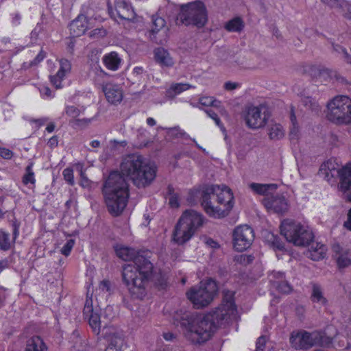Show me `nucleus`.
Returning <instances> with one entry per match:
<instances>
[{
  "instance_id": "obj_48",
  "label": "nucleus",
  "mask_w": 351,
  "mask_h": 351,
  "mask_svg": "<svg viewBox=\"0 0 351 351\" xmlns=\"http://www.w3.org/2000/svg\"><path fill=\"white\" fill-rule=\"evenodd\" d=\"M80 185L83 188L91 189V188L94 187V186H97V183H95V182H92L91 180H90L89 179H88V178L84 176V173L82 172L81 173Z\"/></svg>"
},
{
  "instance_id": "obj_23",
  "label": "nucleus",
  "mask_w": 351,
  "mask_h": 351,
  "mask_svg": "<svg viewBox=\"0 0 351 351\" xmlns=\"http://www.w3.org/2000/svg\"><path fill=\"white\" fill-rule=\"evenodd\" d=\"M165 24L166 21L163 18L156 15L152 16V27L149 32V37L152 40L158 43L156 34L165 26Z\"/></svg>"
},
{
  "instance_id": "obj_30",
  "label": "nucleus",
  "mask_w": 351,
  "mask_h": 351,
  "mask_svg": "<svg viewBox=\"0 0 351 351\" xmlns=\"http://www.w3.org/2000/svg\"><path fill=\"white\" fill-rule=\"evenodd\" d=\"M152 282L154 285L159 289H164L167 287V280L165 276L160 272H156V270L150 276L149 282Z\"/></svg>"
},
{
  "instance_id": "obj_53",
  "label": "nucleus",
  "mask_w": 351,
  "mask_h": 351,
  "mask_svg": "<svg viewBox=\"0 0 351 351\" xmlns=\"http://www.w3.org/2000/svg\"><path fill=\"white\" fill-rule=\"evenodd\" d=\"M106 34V31L104 28H96V29L92 30L89 33L90 37H95V36L103 37V36H105Z\"/></svg>"
},
{
  "instance_id": "obj_14",
  "label": "nucleus",
  "mask_w": 351,
  "mask_h": 351,
  "mask_svg": "<svg viewBox=\"0 0 351 351\" xmlns=\"http://www.w3.org/2000/svg\"><path fill=\"white\" fill-rule=\"evenodd\" d=\"M339 177V187L346 201L351 202V163L337 171Z\"/></svg>"
},
{
  "instance_id": "obj_29",
  "label": "nucleus",
  "mask_w": 351,
  "mask_h": 351,
  "mask_svg": "<svg viewBox=\"0 0 351 351\" xmlns=\"http://www.w3.org/2000/svg\"><path fill=\"white\" fill-rule=\"evenodd\" d=\"M193 86L189 84H174L167 90V96L169 97H174L176 95L186 90Z\"/></svg>"
},
{
  "instance_id": "obj_34",
  "label": "nucleus",
  "mask_w": 351,
  "mask_h": 351,
  "mask_svg": "<svg viewBox=\"0 0 351 351\" xmlns=\"http://www.w3.org/2000/svg\"><path fill=\"white\" fill-rule=\"evenodd\" d=\"M116 254L117 256L123 259L125 261L132 260L136 256H134V251L128 247H121L116 248Z\"/></svg>"
},
{
  "instance_id": "obj_47",
  "label": "nucleus",
  "mask_w": 351,
  "mask_h": 351,
  "mask_svg": "<svg viewBox=\"0 0 351 351\" xmlns=\"http://www.w3.org/2000/svg\"><path fill=\"white\" fill-rule=\"evenodd\" d=\"M75 244V241L73 239H69L66 241V243L64 245L62 248L61 249V253L67 256L70 254L71 251Z\"/></svg>"
},
{
  "instance_id": "obj_5",
  "label": "nucleus",
  "mask_w": 351,
  "mask_h": 351,
  "mask_svg": "<svg viewBox=\"0 0 351 351\" xmlns=\"http://www.w3.org/2000/svg\"><path fill=\"white\" fill-rule=\"evenodd\" d=\"M119 173L126 180H131L138 187L149 186L156 176L157 168L147 164L144 158L138 154H130L123 158Z\"/></svg>"
},
{
  "instance_id": "obj_57",
  "label": "nucleus",
  "mask_w": 351,
  "mask_h": 351,
  "mask_svg": "<svg viewBox=\"0 0 351 351\" xmlns=\"http://www.w3.org/2000/svg\"><path fill=\"white\" fill-rule=\"evenodd\" d=\"M290 119L293 125V128L291 130L290 134H289L291 136V138H293V136H295V134H296L295 129V125L296 123V117L295 115L294 110H293V108H291V110Z\"/></svg>"
},
{
  "instance_id": "obj_3",
  "label": "nucleus",
  "mask_w": 351,
  "mask_h": 351,
  "mask_svg": "<svg viewBox=\"0 0 351 351\" xmlns=\"http://www.w3.org/2000/svg\"><path fill=\"white\" fill-rule=\"evenodd\" d=\"M200 195L201 205L205 213L215 219L228 216L234 204L232 190L224 184L204 185Z\"/></svg>"
},
{
  "instance_id": "obj_40",
  "label": "nucleus",
  "mask_w": 351,
  "mask_h": 351,
  "mask_svg": "<svg viewBox=\"0 0 351 351\" xmlns=\"http://www.w3.org/2000/svg\"><path fill=\"white\" fill-rule=\"evenodd\" d=\"M9 234L0 230V250L7 251L10 248Z\"/></svg>"
},
{
  "instance_id": "obj_35",
  "label": "nucleus",
  "mask_w": 351,
  "mask_h": 351,
  "mask_svg": "<svg viewBox=\"0 0 351 351\" xmlns=\"http://www.w3.org/2000/svg\"><path fill=\"white\" fill-rule=\"evenodd\" d=\"M272 286L279 292L285 294H288L292 291V287L285 278L281 281L275 280L274 285H272Z\"/></svg>"
},
{
  "instance_id": "obj_41",
  "label": "nucleus",
  "mask_w": 351,
  "mask_h": 351,
  "mask_svg": "<svg viewBox=\"0 0 351 351\" xmlns=\"http://www.w3.org/2000/svg\"><path fill=\"white\" fill-rule=\"evenodd\" d=\"M337 8L344 12L343 16L351 20V3L346 0H341Z\"/></svg>"
},
{
  "instance_id": "obj_8",
  "label": "nucleus",
  "mask_w": 351,
  "mask_h": 351,
  "mask_svg": "<svg viewBox=\"0 0 351 351\" xmlns=\"http://www.w3.org/2000/svg\"><path fill=\"white\" fill-rule=\"evenodd\" d=\"M182 24L202 28L208 22V12L204 3L200 1L191 2L180 6L178 16Z\"/></svg>"
},
{
  "instance_id": "obj_11",
  "label": "nucleus",
  "mask_w": 351,
  "mask_h": 351,
  "mask_svg": "<svg viewBox=\"0 0 351 351\" xmlns=\"http://www.w3.org/2000/svg\"><path fill=\"white\" fill-rule=\"evenodd\" d=\"M270 117V112L265 105L251 106L247 108L245 121L247 125L252 129L264 127Z\"/></svg>"
},
{
  "instance_id": "obj_33",
  "label": "nucleus",
  "mask_w": 351,
  "mask_h": 351,
  "mask_svg": "<svg viewBox=\"0 0 351 351\" xmlns=\"http://www.w3.org/2000/svg\"><path fill=\"white\" fill-rule=\"evenodd\" d=\"M312 341L313 346H324L330 343V339L326 337L325 335L321 331H314L311 332Z\"/></svg>"
},
{
  "instance_id": "obj_59",
  "label": "nucleus",
  "mask_w": 351,
  "mask_h": 351,
  "mask_svg": "<svg viewBox=\"0 0 351 351\" xmlns=\"http://www.w3.org/2000/svg\"><path fill=\"white\" fill-rule=\"evenodd\" d=\"M45 52L43 50L36 56V57L30 63L31 66L36 65L40 63L45 57Z\"/></svg>"
},
{
  "instance_id": "obj_26",
  "label": "nucleus",
  "mask_w": 351,
  "mask_h": 351,
  "mask_svg": "<svg viewBox=\"0 0 351 351\" xmlns=\"http://www.w3.org/2000/svg\"><path fill=\"white\" fill-rule=\"evenodd\" d=\"M300 102L302 105H303L306 110H311L313 112L318 113L320 110V106L315 100V99L309 97V96H304L301 97Z\"/></svg>"
},
{
  "instance_id": "obj_1",
  "label": "nucleus",
  "mask_w": 351,
  "mask_h": 351,
  "mask_svg": "<svg viewBox=\"0 0 351 351\" xmlns=\"http://www.w3.org/2000/svg\"><path fill=\"white\" fill-rule=\"evenodd\" d=\"M234 295L232 291H224L222 303L204 315L180 309L173 316V324L180 327L186 339L192 343H205L237 311Z\"/></svg>"
},
{
  "instance_id": "obj_61",
  "label": "nucleus",
  "mask_w": 351,
  "mask_h": 351,
  "mask_svg": "<svg viewBox=\"0 0 351 351\" xmlns=\"http://www.w3.org/2000/svg\"><path fill=\"white\" fill-rule=\"evenodd\" d=\"M23 181L25 184H27L28 183L34 184V182H35L34 173H25V175L23 176Z\"/></svg>"
},
{
  "instance_id": "obj_16",
  "label": "nucleus",
  "mask_w": 351,
  "mask_h": 351,
  "mask_svg": "<svg viewBox=\"0 0 351 351\" xmlns=\"http://www.w3.org/2000/svg\"><path fill=\"white\" fill-rule=\"evenodd\" d=\"M89 23L85 15L80 14L71 21L69 25L70 34L73 37H79L83 35L89 28Z\"/></svg>"
},
{
  "instance_id": "obj_63",
  "label": "nucleus",
  "mask_w": 351,
  "mask_h": 351,
  "mask_svg": "<svg viewBox=\"0 0 351 351\" xmlns=\"http://www.w3.org/2000/svg\"><path fill=\"white\" fill-rule=\"evenodd\" d=\"M58 140L57 136H53L51 138H49V140L47 142V145L51 148H53L58 146Z\"/></svg>"
},
{
  "instance_id": "obj_43",
  "label": "nucleus",
  "mask_w": 351,
  "mask_h": 351,
  "mask_svg": "<svg viewBox=\"0 0 351 351\" xmlns=\"http://www.w3.org/2000/svg\"><path fill=\"white\" fill-rule=\"evenodd\" d=\"M63 176L66 182L73 186L75 183L73 178V171L71 168H66L63 171Z\"/></svg>"
},
{
  "instance_id": "obj_19",
  "label": "nucleus",
  "mask_w": 351,
  "mask_h": 351,
  "mask_svg": "<svg viewBox=\"0 0 351 351\" xmlns=\"http://www.w3.org/2000/svg\"><path fill=\"white\" fill-rule=\"evenodd\" d=\"M154 58L156 62L162 67H171L174 64L170 53L162 47H158L154 50Z\"/></svg>"
},
{
  "instance_id": "obj_37",
  "label": "nucleus",
  "mask_w": 351,
  "mask_h": 351,
  "mask_svg": "<svg viewBox=\"0 0 351 351\" xmlns=\"http://www.w3.org/2000/svg\"><path fill=\"white\" fill-rule=\"evenodd\" d=\"M250 188L258 194L265 195L269 189L276 188V185L252 183Z\"/></svg>"
},
{
  "instance_id": "obj_54",
  "label": "nucleus",
  "mask_w": 351,
  "mask_h": 351,
  "mask_svg": "<svg viewBox=\"0 0 351 351\" xmlns=\"http://www.w3.org/2000/svg\"><path fill=\"white\" fill-rule=\"evenodd\" d=\"M266 339L265 336H261L256 341V351H264Z\"/></svg>"
},
{
  "instance_id": "obj_55",
  "label": "nucleus",
  "mask_w": 351,
  "mask_h": 351,
  "mask_svg": "<svg viewBox=\"0 0 351 351\" xmlns=\"http://www.w3.org/2000/svg\"><path fill=\"white\" fill-rule=\"evenodd\" d=\"M0 156L4 159H11L13 156V152L9 149L0 147Z\"/></svg>"
},
{
  "instance_id": "obj_6",
  "label": "nucleus",
  "mask_w": 351,
  "mask_h": 351,
  "mask_svg": "<svg viewBox=\"0 0 351 351\" xmlns=\"http://www.w3.org/2000/svg\"><path fill=\"white\" fill-rule=\"evenodd\" d=\"M203 223L204 217L202 214L193 210H186L175 226L172 234L173 241L178 245L186 243Z\"/></svg>"
},
{
  "instance_id": "obj_62",
  "label": "nucleus",
  "mask_w": 351,
  "mask_h": 351,
  "mask_svg": "<svg viewBox=\"0 0 351 351\" xmlns=\"http://www.w3.org/2000/svg\"><path fill=\"white\" fill-rule=\"evenodd\" d=\"M239 86V84L236 82H227L224 84V88L227 90H232Z\"/></svg>"
},
{
  "instance_id": "obj_50",
  "label": "nucleus",
  "mask_w": 351,
  "mask_h": 351,
  "mask_svg": "<svg viewBox=\"0 0 351 351\" xmlns=\"http://www.w3.org/2000/svg\"><path fill=\"white\" fill-rule=\"evenodd\" d=\"M253 260H254V256H252V255H245V254L241 255L238 258V259H237V261L241 264H243L244 265L250 264L251 263H252Z\"/></svg>"
},
{
  "instance_id": "obj_12",
  "label": "nucleus",
  "mask_w": 351,
  "mask_h": 351,
  "mask_svg": "<svg viewBox=\"0 0 351 351\" xmlns=\"http://www.w3.org/2000/svg\"><path fill=\"white\" fill-rule=\"evenodd\" d=\"M233 246L238 252H243L248 249L254 239L253 229L247 226H237L233 231Z\"/></svg>"
},
{
  "instance_id": "obj_49",
  "label": "nucleus",
  "mask_w": 351,
  "mask_h": 351,
  "mask_svg": "<svg viewBox=\"0 0 351 351\" xmlns=\"http://www.w3.org/2000/svg\"><path fill=\"white\" fill-rule=\"evenodd\" d=\"M94 311L93 308V300L91 298H87L85 302L84 307L83 309V315H88L89 313Z\"/></svg>"
},
{
  "instance_id": "obj_4",
  "label": "nucleus",
  "mask_w": 351,
  "mask_h": 351,
  "mask_svg": "<svg viewBox=\"0 0 351 351\" xmlns=\"http://www.w3.org/2000/svg\"><path fill=\"white\" fill-rule=\"evenodd\" d=\"M102 193L108 213L113 217L121 215L130 196L129 184L119 171H112L104 181Z\"/></svg>"
},
{
  "instance_id": "obj_58",
  "label": "nucleus",
  "mask_w": 351,
  "mask_h": 351,
  "mask_svg": "<svg viewBox=\"0 0 351 351\" xmlns=\"http://www.w3.org/2000/svg\"><path fill=\"white\" fill-rule=\"evenodd\" d=\"M99 288L103 291L110 293L111 291V283L108 280H104L100 282Z\"/></svg>"
},
{
  "instance_id": "obj_28",
  "label": "nucleus",
  "mask_w": 351,
  "mask_h": 351,
  "mask_svg": "<svg viewBox=\"0 0 351 351\" xmlns=\"http://www.w3.org/2000/svg\"><path fill=\"white\" fill-rule=\"evenodd\" d=\"M224 27L228 32H240L244 28V23L241 18L235 17L228 21Z\"/></svg>"
},
{
  "instance_id": "obj_45",
  "label": "nucleus",
  "mask_w": 351,
  "mask_h": 351,
  "mask_svg": "<svg viewBox=\"0 0 351 351\" xmlns=\"http://www.w3.org/2000/svg\"><path fill=\"white\" fill-rule=\"evenodd\" d=\"M167 134L169 137L172 138H181L182 135L180 134V133L182 132V130H181L179 126L167 128Z\"/></svg>"
},
{
  "instance_id": "obj_46",
  "label": "nucleus",
  "mask_w": 351,
  "mask_h": 351,
  "mask_svg": "<svg viewBox=\"0 0 351 351\" xmlns=\"http://www.w3.org/2000/svg\"><path fill=\"white\" fill-rule=\"evenodd\" d=\"M285 278V274L284 272L282 271H273L269 274V280L271 283V285H274L275 280H279L281 281Z\"/></svg>"
},
{
  "instance_id": "obj_60",
  "label": "nucleus",
  "mask_w": 351,
  "mask_h": 351,
  "mask_svg": "<svg viewBox=\"0 0 351 351\" xmlns=\"http://www.w3.org/2000/svg\"><path fill=\"white\" fill-rule=\"evenodd\" d=\"M50 79H51V82L56 86V88H61V82L63 78H60L58 75V73H56V75L51 76Z\"/></svg>"
},
{
  "instance_id": "obj_27",
  "label": "nucleus",
  "mask_w": 351,
  "mask_h": 351,
  "mask_svg": "<svg viewBox=\"0 0 351 351\" xmlns=\"http://www.w3.org/2000/svg\"><path fill=\"white\" fill-rule=\"evenodd\" d=\"M266 240L274 250L280 251L286 250L285 247V243L278 235L269 232L266 236Z\"/></svg>"
},
{
  "instance_id": "obj_24",
  "label": "nucleus",
  "mask_w": 351,
  "mask_h": 351,
  "mask_svg": "<svg viewBox=\"0 0 351 351\" xmlns=\"http://www.w3.org/2000/svg\"><path fill=\"white\" fill-rule=\"evenodd\" d=\"M47 349L43 339L38 336H34L27 341L25 351H46Z\"/></svg>"
},
{
  "instance_id": "obj_32",
  "label": "nucleus",
  "mask_w": 351,
  "mask_h": 351,
  "mask_svg": "<svg viewBox=\"0 0 351 351\" xmlns=\"http://www.w3.org/2000/svg\"><path fill=\"white\" fill-rule=\"evenodd\" d=\"M337 256V262L340 268H345L351 264V251L346 250Z\"/></svg>"
},
{
  "instance_id": "obj_10",
  "label": "nucleus",
  "mask_w": 351,
  "mask_h": 351,
  "mask_svg": "<svg viewBox=\"0 0 351 351\" xmlns=\"http://www.w3.org/2000/svg\"><path fill=\"white\" fill-rule=\"evenodd\" d=\"M328 119L336 124L351 123V99L344 95L335 97L328 105Z\"/></svg>"
},
{
  "instance_id": "obj_25",
  "label": "nucleus",
  "mask_w": 351,
  "mask_h": 351,
  "mask_svg": "<svg viewBox=\"0 0 351 351\" xmlns=\"http://www.w3.org/2000/svg\"><path fill=\"white\" fill-rule=\"evenodd\" d=\"M85 319H88V324L93 331L99 335L101 330L100 315L98 313L93 311L88 315H83Z\"/></svg>"
},
{
  "instance_id": "obj_36",
  "label": "nucleus",
  "mask_w": 351,
  "mask_h": 351,
  "mask_svg": "<svg viewBox=\"0 0 351 351\" xmlns=\"http://www.w3.org/2000/svg\"><path fill=\"white\" fill-rule=\"evenodd\" d=\"M269 138L272 140H279L284 136L282 127L280 124H275L269 129Z\"/></svg>"
},
{
  "instance_id": "obj_9",
  "label": "nucleus",
  "mask_w": 351,
  "mask_h": 351,
  "mask_svg": "<svg viewBox=\"0 0 351 351\" xmlns=\"http://www.w3.org/2000/svg\"><path fill=\"white\" fill-rule=\"evenodd\" d=\"M218 286L215 280L208 278L202 281L198 287H193L186 292L187 298L195 308L207 306L217 295Z\"/></svg>"
},
{
  "instance_id": "obj_39",
  "label": "nucleus",
  "mask_w": 351,
  "mask_h": 351,
  "mask_svg": "<svg viewBox=\"0 0 351 351\" xmlns=\"http://www.w3.org/2000/svg\"><path fill=\"white\" fill-rule=\"evenodd\" d=\"M60 67L58 71V75L60 78H64L66 73L70 72L71 69V64L66 59H62L60 61Z\"/></svg>"
},
{
  "instance_id": "obj_38",
  "label": "nucleus",
  "mask_w": 351,
  "mask_h": 351,
  "mask_svg": "<svg viewBox=\"0 0 351 351\" xmlns=\"http://www.w3.org/2000/svg\"><path fill=\"white\" fill-rule=\"evenodd\" d=\"M321 73H326L328 75V77L331 79H335L337 82L341 83V84H346L347 80L345 77L341 76L340 73H339L335 70H332L328 68L323 69L321 71Z\"/></svg>"
},
{
  "instance_id": "obj_18",
  "label": "nucleus",
  "mask_w": 351,
  "mask_h": 351,
  "mask_svg": "<svg viewBox=\"0 0 351 351\" xmlns=\"http://www.w3.org/2000/svg\"><path fill=\"white\" fill-rule=\"evenodd\" d=\"M102 89L109 103L117 104L121 101L123 99V92L118 86L112 84H106L103 86Z\"/></svg>"
},
{
  "instance_id": "obj_13",
  "label": "nucleus",
  "mask_w": 351,
  "mask_h": 351,
  "mask_svg": "<svg viewBox=\"0 0 351 351\" xmlns=\"http://www.w3.org/2000/svg\"><path fill=\"white\" fill-rule=\"evenodd\" d=\"M108 11L111 18L117 16L122 20L133 21L136 17V13L130 3L125 0H114V5L110 1L107 3Z\"/></svg>"
},
{
  "instance_id": "obj_2",
  "label": "nucleus",
  "mask_w": 351,
  "mask_h": 351,
  "mask_svg": "<svg viewBox=\"0 0 351 351\" xmlns=\"http://www.w3.org/2000/svg\"><path fill=\"white\" fill-rule=\"evenodd\" d=\"M154 271L153 263L143 255H136L132 263L125 265L122 280L131 298L142 300L147 295L150 276Z\"/></svg>"
},
{
  "instance_id": "obj_31",
  "label": "nucleus",
  "mask_w": 351,
  "mask_h": 351,
  "mask_svg": "<svg viewBox=\"0 0 351 351\" xmlns=\"http://www.w3.org/2000/svg\"><path fill=\"white\" fill-rule=\"evenodd\" d=\"M311 298L313 302L319 303L323 306L326 305L327 303V300L324 297L321 287L316 284L313 285Z\"/></svg>"
},
{
  "instance_id": "obj_20",
  "label": "nucleus",
  "mask_w": 351,
  "mask_h": 351,
  "mask_svg": "<svg viewBox=\"0 0 351 351\" xmlns=\"http://www.w3.org/2000/svg\"><path fill=\"white\" fill-rule=\"evenodd\" d=\"M110 345L121 350L124 344V335L122 330L112 329L109 332L105 333Z\"/></svg>"
},
{
  "instance_id": "obj_52",
  "label": "nucleus",
  "mask_w": 351,
  "mask_h": 351,
  "mask_svg": "<svg viewBox=\"0 0 351 351\" xmlns=\"http://www.w3.org/2000/svg\"><path fill=\"white\" fill-rule=\"evenodd\" d=\"M206 113L208 115V117H210L211 119H213L215 123L218 125V126H220V125L221 124V120L219 119V117H218L217 114L213 110L211 109H207L205 110Z\"/></svg>"
},
{
  "instance_id": "obj_44",
  "label": "nucleus",
  "mask_w": 351,
  "mask_h": 351,
  "mask_svg": "<svg viewBox=\"0 0 351 351\" xmlns=\"http://www.w3.org/2000/svg\"><path fill=\"white\" fill-rule=\"evenodd\" d=\"M220 101L214 99L213 97H202L199 99V104L204 106H217Z\"/></svg>"
},
{
  "instance_id": "obj_21",
  "label": "nucleus",
  "mask_w": 351,
  "mask_h": 351,
  "mask_svg": "<svg viewBox=\"0 0 351 351\" xmlns=\"http://www.w3.org/2000/svg\"><path fill=\"white\" fill-rule=\"evenodd\" d=\"M102 62L108 69L117 71L121 64V59L117 52L112 51L103 57Z\"/></svg>"
},
{
  "instance_id": "obj_56",
  "label": "nucleus",
  "mask_w": 351,
  "mask_h": 351,
  "mask_svg": "<svg viewBox=\"0 0 351 351\" xmlns=\"http://www.w3.org/2000/svg\"><path fill=\"white\" fill-rule=\"evenodd\" d=\"M169 204L171 208H178L180 206L178 193L169 197Z\"/></svg>"
},
{
  "instance_id": "obj_15",
  "label": "nucleus",
  "mask_w": 351,
  "mask_h": 351,
  "mask_svg": "<svg viewBox=\"0 0 351 351\" xmlns=\"http://www.w3.org/2000/svg\"><path fill=\"white\" fill-rule=\"evenodd\" d=\"M290 342L296 349L307 350L313 346L311 332L307 331L298 332L295 335H291Z\"/></svg>"
},
{
  "instance_id": "obj_51",
  "label": "nucleus",
  "mask_w": 351,
  "mask_h": 351,
  "mask_svg": "<svg viewBox=\"0 0 351 351\" xmlns=\"http://www.w3.org/2000/svg\"><path fill=\"white\" fill-rule=\"evenodd\" d=\"M66 113L71 117L75 118L80 115V110L75 106H69L66 108Z\"/></svg>"
},
{
  "instance_id": "obj_42",
  "label": "nucleus",
  "mask_w": 351,
  "mask_h": 351,
  "mask_svg": "<svg viewBox=\"0 0 351 351\" xmlns=\"http://www.w3.org/2000/svg\"><path fill=\"white\" fill-rule=\"evenodd\" d=\"M339 169H336L334 165L330 162L327 161L326 162L323 163L319 169V173H323L324 171H328V172H332V173H337Z\"/></svg>"
},
{
  "instance_id": "obj_64",
  "label": "nucleus",
  "mask_w": 351,
  "mask_h": 351,
  "mask_svg": "<svg viewBox=\"0 0 351 351\" xmlns=\"http://www.w3.org/2000/svg\"><path fill=\"white\" fill-rule=\"evenodd\" d=\"M344 227L348 230H351V208L348 213V219L344 222Z\"/></svg>"
},
{
  "instance_id": "obj_17",
  "label": "nucleus",
  "mask_w": 351,
  "mask_h": 351,
  "mask_svg": "<svg viewBox=\"0 0 351 351\" xmlns=\"http://www.w3.org/2000/svg\"><path fill=\"white\" fill-rule=\"evenodd\" d=\"M265 206L276 213H283L288 210L286 198L282 195H272L265 199Z\"/></svg>"
},
{
  "instance_id": "obj_22",
  "label": "nucleus",
  "mask_w": 351,
  "mask_h": 351,
  "mask_svg": "<svg viewBox=\"0 0 351 351\" xmlns=\"http://www.w3.org/2000/svg\"><path fill=\"white\" fill-rule=\"evenodd\" d=\"M326 247L319 243H312L308 252V257L313 261H318L324 258Z\"/></svg>"
},
{
  "instance_id": "obj_7",
  "label": "nucleus",
  "mask_w": 351,
  "mask_h": 351,
  "mask_svg": "<svg viewBox=\"0 0 351 351\" xmlns=\"http://www.w3.org/2000/svg\"><path fill=\"white\" fill-rule=\"evenodd\" d=\"M280 234L286 241L296 246H306L311 244L314 234L311 230L290 219H284L280 226Z\"/></svg>"
}]
</instances>
